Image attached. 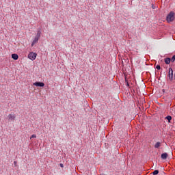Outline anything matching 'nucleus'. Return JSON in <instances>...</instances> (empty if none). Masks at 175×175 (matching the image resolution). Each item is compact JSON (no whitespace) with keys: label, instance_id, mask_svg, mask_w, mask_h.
<instances>
[{"label":"nucleus","instance_id":"1","mask_svg":"<svg viewBox=\"0 0 175 175\" xmlns=\"http://www.w3.org/2000/svg\"><path fill=\"white\" fill-rule=\"evenodd\" d=\"M174 21V14L173 12H170L167 16V23H172V21Z\"/></svg>","mask_w":175,"mask_h":175},{"label":"nucleus","instance_id":"2","mask_svg":"<svg viewBox=\"0 0 175 175\" xmlns=\"http://www.w3.org/2000/svg\"><path fill=\"white\" fill-rule=\"evenodd\" d=\"M37 56H38V54H36V53L31 52L28 55V58L31 61H35V59H36Z\"/></svg>","mask_w":175,"mask_h":175},{"label":"nucleus","instance_id":"3","mask_svg":"<svg viewBox=\"0 0 175 175\" xmlns=\"http://www.w3.org/2000/svg\"><path fill=\"white\" fill-rule=\"evenodd\" d=\"M9 121H14L16 120V115L15 114H9L8 116Z\"/></svg>","mask_w":175,"mask_h":175},{"label":"nucleus","instance_id":"4","mask_svg":"<svg viewBox=\"0 0 175 175\" xmlns=\"http://www.w3.org/2000/svg\"><path fill=\"white\" fill-rule=\"evenodd\" d=\"M33 85H36V87H44V83L43 82H35L33 83Z\"/></svg>","mask_w":175,"mask_h":175},{"label":"nucleus","instance_id":"5","mask_svg":"<svg viewBox=\"0 0 175 175\" xmlns=\"http://www.w3.org/2000/svg\"><path fill=\"white\" fill-rule=\"evenodd\" d=\"M38 41H39V38L35 37L34 40L31 42V47H33V46L36 44V43H38Z\"/></svg>","mask_w":175,"mask_h":175},{"label":"nucleus","instance_id":"6","mask_svg":"<svg viewBox=\"0 0 175 175\" xmlns=\"http://www.w3.org/2000/svg\"><path fill=\"white\" fill-rule=\"evenodd\" d=\"M168 75H169V79L172 80V79H173V69L170 68Z\"/></svg>","mask_w":175,"mask_h":175},{"label":"nucleus","instance_id":"7","mask_svg":"<svg viewBox=\"0 0 175 175\" xmlns=\"http://www.w3.org/2000/svg\"><path fill=\"white\" fill-rule=\"evenodd\" d=\"M12 58L15 61H17V59H18V55L14 53L12 55Z\"/></svg>","mask_w":175,"mask_h":175},{"label":"nucleus","instance_id":"8","mask_svg":"<svg viewBox=\"0 0 175 175\" xmlns=\"http://www.w3.org/2000/svg\"><path fill=\"white\" fill-rule=\"evenodd\" d=\"M161 159H167V153H163L161 154Z\"/></svg>","mask_w":175,"mask_h":175},{"label":"nucleus","instance_id":"9","mask_svg":"<svg viewBox=\"0 0 175 175\" xmlns=\"http://www.w3.org/2000/svg\"><path fill=\"white\" fill-rule=\"evenodd\" d=\"M41 34H42V31L40 30H38L37 35H36V38H38L40 39Z\"/></svg>","mask_w":175,"mask_h":175},{"label":"nucleus","instance_id":"10","mask_svg":"<svg viewBox=\"0 0 175 175\" xmlns=\"http://www.w3.org/2000/svg\"><path fill=\"white\" fill-rule=\"evenodd\" d=\"M170 61H172V60L170 59V58H166V59H165V64H167V65H169V64H170Z\"/></svg>","mask_w":175,"mask_h":175},{"label":"nucleus","instance_id":"11","mask_svg":"<svg viewBox=\"0 0 175 175\" xmlns=\"http://www.w3.org/2000/svg\"><path fill=\"white\" fill-rule=\"evenodd\" d=\"M159 147H161V142L156 143V144L154 145V148H159Z\"/></svg>","mask_w":175,"mask_h":175},{"label":"nucleus","instance_id":"12","mask_svg":"<svg viewBox=\"0 0 175 175\" xmlns=\"http://www.w3.org/2000/svg\"><path fill=\"white\" fill-rule=\"evenodd\" d=\"M166 120H167L168 122H170V121H172V116H168L166 118Z\"/></svg>","mask_w":175,"mask_h":175},{"label":"nucleus","instance_id":"13","mask_svg":"<svg viewBox=\"0 0 175 175\" xmlns=\"http://www.w3.org/2000/svg\"><path fill=\"white\" fill-rule=\"evenodd\" d=\"M158 173H159V171H158V170H154V171L153 172V174H154V175H157V174H158Z\"/></svg>","mask_w":175,"mask_h":175},{"label":"nucleus","instance_id":"14","mask_svg":"<svg viewBox=\"0 0 175 175\" xmlns=\"http://www.w3.org/2000/svg\"><path fill=\"white\" fill-rule=\"evenodd\" d=\"M35 138H36V135H35V134H33V135L31 136V137H30V139H35Z\"/></svg>","mask_w":175,"mask_h":175},{"label":"nucleus","instance_id":"15","mask_svg":"<svg viewBox=\"0 0 175 175\" xmlns=\"http://www.w3.org/2000/svg\"><path fill=\"white\" fill-rule=\"evenodd\" d=\"M156 69H157V70H161V66L157 65V66H156Z\"/></svg>","mask_w":175,"mask_h":175},{"label":"nucleus","instance_id":"16","mask_svg":"<svg viewBox=\"0 0 175 175\" xmlns=\"http://www.w3.org/2000/svg\"><path fill=\"white\" fill-rule=\"evenodd\" d=\"M171 61H172V62H174V61H175V55L172 57Z\"/></svg>","mask_w":175,"mask_h":175},{"label":"nucleus","instance_id":"17","mask_svg":"<svg viewBox=\"0 0 175 175\" xmlns=\"http://www.w3.org/2000/svg\"><path fill=\"white\" fill-rule=\"evenodd\" d=\"M14 165L15 166H17V161H14Z\"/></svg>","mask_w":175,"mask_h":175},{"label":"nucleus","instance_id":"18","mask_svg":"<svg viewBox=\"0 0 175 175\" xmlns=\"http://www.w3.org/2000/svg\"><path fill=\"white\" fill-rule=\"evenodd\" d=\"M152 8L154 10V9H155V6L153 5V4H152Z\"/></svg>","mask_w":175,"mask_h":175},{"label":"nucleus","instance_id":"19","mask_svg":"<svg viewBox=\"0 0 175 175\" xmlns=\"http://www.w3.org/2000/svg\"><path fill=\"white\" fill-rule=\"evenodd\" d=\"M60 167H64V164L60 163Z\"/></svg>","mask_w":175,"mask_h":175}]
</instances>
